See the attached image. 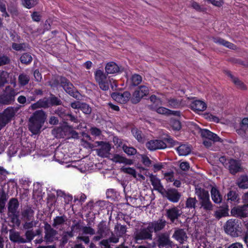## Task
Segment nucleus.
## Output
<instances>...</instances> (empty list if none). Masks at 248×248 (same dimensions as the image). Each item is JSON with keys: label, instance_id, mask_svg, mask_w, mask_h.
<instances>
[{"label": "nucleus", "instance_id": "obj_1", "mask_svg": "<svg viewBox=\"0 0 248 248\" xmlns=\"http://www.w3.org/2000/svg\"><path fill=\"white\" fill-rule=\"evenodd\" d=\"M97 215L108 217L121 216V215L117 214L116 207H113L110 203L103 200H99L94 203L90 202L83 209L82 216L93 217Z\"/></svg>", "mask_w": 248, "mask_h": 248}, {"label": "nucleus", "instance_id": "obj_2", "mask_svg": "<svg viewBox=\"0 0 248 248\" xmlns=\"http://www.w3.org/2000/svg\"><path fill=\"white\" fill-rule=\"evenodd\" d=\"M46 119V115L44 111L39 110L35 111L29 119V130L33 134H39Z\"/></svg>", "mask_w": 248, "mask_h": 248}, {"label": "nucleus", "instance_id": "obj_3", "mask_svg": "<svg viewBox=\"0 0 248 248\" xmlns=\"http://www.w3.org/2000/svg\"><path fill=\"white\" fill-rule=\"evenodd\" d=\"M225 231L227 233L233 237L240 235L243 232L241 220L238 219H229L225 226Z\"/></svg>", "mask_w": 248, "mask_h": 248}, {"label": "nucleus", "instance_id": "obj_4", "mask_svg": "<svg viewBox=\"0 0 248 248\" xmlns=\"http://www.w3.org/2000/svg\"><path fill=\"white\" fill-rule=\"evenodd\" d=\"M150 101L153 103L151 105V108L155 110L158 113L164 115H179L180 112L177 111H171L166 108L159 107L162 104L160 99L157 98L155 95H151L150 97Z\"/></svg>", "mask_w": 248, "mask_h": 248}, {"label": "nucleus", "instance_id": "obj_5", "mask_svg": "<svg viewBox=\"0 0 248 248\" xmlns=\"http://www.w3.org/2000/svg\"><path fill=\"white\" fill-rule=\"evenodd\" d=\"M94 78L101 89L103 91L108 90L111 81L109 77L103 71L100 69L96 70L94 72Z\"/></svg>", "mask_w": 248, "mask_h": 248}, {"label": "nucleus", "instance_id": "obj_6", "mask_svg": "<svg viewBox=\"0 0 248 248\" xmlns=\"http://www.w3.org/2000/svg\"><path fill=\"white\" fill-rule=\"evenodd\" d=\"M219 161L229 170L232 174H235L242 170L241 164L238 160L232 159H226L224 156H222L219 158Z\"/></svg>", "mask_w": 248, "mask_h": 248}, {"label": "nucleus", "instance_id": "obj_7", "mask_svg": "<svg viewBox=\"0 0 248 248\" xmlns=\"http://www.w3.org/2000/svg\"><path fill=\"white\" fill-rule=\"evenodd\" d=\"M17 93L14 89L7 86L5 93L0 95V106L11 104L15 101V97Z\"/></svg>", "mask_w": 248, "mask_h": 248}, {"label": "nucleus", "instance_id": "obj_8", "mask_svg": "<svg viewBox=\"0 0 248 248\" xmlns=\"http://www.w3.org/2000/svg\"><path fill=\"white\" fill-rule=\"evenodd\" d=\"M243 199L246 204L242 206L233 207L231 211L232 216L237 217H246L247 216L246 209L248 207V192L244 195Z\"/></svg>", "mask_w": 248, "mask_h": 248}, {"label": "nucleus", "instance_id": "obj_9", "mask_svg": "<svg viewBox=\"0 0 248 248\" xmlns=\"http://www.w3.org/2000/svg\"><path fill=\"white\" fill-rule=\"evenodd\" d=\"M149 93L148 87L146 86H140L133 93L131 97V101L134 104L139 103L141 98L147 95Z\"/></svg>", "mask_w": 248, "mask_h": 248}, {"label": "nucleus", "instance_id": "obj_10", "mask_svg": "<svg viewBox=\"0 0 248 248\" xmlns=\"http://www.w3.org/2000/svg\"><path fill=\"white\" fill-rule=\"evenodd\" d=\"M95 143L99 146V148L96 149L97 155L102 157H108L111 149L110 145L104 141H96Z\"/></svg>", "mask_w": 248, "mask_h": 248}, {"label": "nucleus", "instance_id": "obj_11", "mask_svg": "<svg viewBox=\"0 0 248 248\" xmlns=\"http://www.w3.org/2000/svg\"><path fill=\"white\" fill-rule=\"evenodd\" d=\"M145 145L150 151L165 149L167 146L166 143L160 140H150L146 143Z\"/></svg>", "mask_w": 248, "mask_h": 248}, {"label": "nucleus", "instance_id": "obj_12", "mask_svg": "<svg viewBox=\"0 0 248 248\" xmlns=\"http://www.w3.org/2000/svg\"><path fill=\"white\" fill-rule=\"evenodd\" d=\"M61 84L63 89L71 96L77 98L78 96V93L75 91L73 85L70 83L65 78H61Z\"/></svg>", "mask_w": 248, "mask_h": 248}, {"label": "nucleus", "instance_id": "obj_13", "mask_svg": "<svg viewBox=\"0 0 248 248\" xmlns=\"http://www.w3.org/2000/svg\"><path fill=\"white\" fill-rule=\"evenodd\" d=\"M130 93L128 92H124L123 93H114L111 94L112 98L121 104H124L131 99Z\"/></svg>", "mask_w": 248, "mask_h": 248}, {"label": "nucleus", "instance_id": "obj_14", "mask_svg": "<svg viewBox=\"0 0 248 248\" xmlns=\"http://www.w3.org/2000/svg\"><path fill=\"white\" fill-rule=\"evenodd\" d=\"M200 132L203 138L207 139L213 142L220 141V138L216 134L211 132L207 129H200Z\"/></svg>", "mask_w": 248, "mask_h": 248}, {"label": "nucleus", "instance_id": "obj_15", "mask_svg": "<svg viewBox=\"0 0 248 248\" xmlns=\"http://www.w3.org/2000/svg\"><path fill=\"white\" fill-rule=\"evenodd\" d=\"M113 141L115 144H118V146H122L124 152L128 155H134L137 153V150L132 147H128L125 145H122L121 140L118 138H114Z\"/></svg>", "mask_w": 248, "mask_h": 248}, {"label": "nucleus", "instance_id": "obj_16", "mask_svg": "<svg viewBox=\"0 0 248 248\" xmlns=\"http://www.w3.org/2000/svg\"><path fill=\"white\" fill-rule=\"evenodd\" d=\"M152 232H153L150 227L148 226L146 229H142L136 235V238L138 240L152 239Z\"/></svg>", "mask_w": 248, "mask_h": 248}, {"label": "nucleus", "instance_id": "obj_17", "mask_svg": "<svg viewBox=\"0 0 248 248\" xmlns=\"http://www.w3.org/2000/svg\"><path fill=\"white\" fill-rule=\"evenodd\" d=\"M190 107L195 111H202L206 108L207 106L204 101L197 100L191 102Z\"/></svg>", "mask_w": 248, "mask_h": 248}, {"label": "nucleus", "instance_id": "obj_18", "mask_svg": "<svg viewBox=\"0 0 248 248\" xmlns=\"http://www.w3.org/2000/svg\"><path fill=\"white\" fill-rule=\"evenodd\" d=\"M45 239L46 242L52 241L56 232L51 228V226L48 223L45 224Z\"/></svg>", "mask_w": 248, "mask_h": 248}, {"label": "nucleus", "instance_id": "obj_19", "mask_svg": "<svg viewBox=\"0 0 248 248\" xmlns=\"http://www.w3.org/2000/svg\"><path fill=\"white\" fill-rule=\"evenodd\" d=\"M166 197L171 202H177L180 197L178 191L174 189H170L166 191Z\"/></svg>", "mask_w": 248, "mask_h": 248}, {"label": "nucleus", "instance_id": "obj_20", "mask_svg": "<svg viewBox=\"0 0 248 248\" xmlns=\"http://www.w3.org/2000/svg\"><path fill=\"white\" fill-rule=\"evenodd\" d=\"M18 206L19 203L17 200L15 198L11 199L8 203V209L9 212L15 216L17 212Z\"/></svg>", "mask_w": 248, "mask_h": 248}, {"label": "nucleus", "instance_id": "obj_21", "mask_svg": "<svg viewBox=\"0 0 248 248\" xmlns=\"http://www.w3.org/2000/svg\"><path fill=\"white\" fill-rule=\"evenodd\" d=\"M166 221L163 219H159L157 222H152L149 224V226L153 232H157L162 230L165 226Z\"/></svg>", "mask_w": 248, "mask_h": 248}, {"label": "nucleus", "instance_id": "obj_22", "mask_svg": "<svg viewBox=\"0 0 248 248\" xmlns=\"http://www.w3.org/2000/svg\"><path fill=\"white\" fill-rule=\"evenodd\" d=\"M50 106V102L49 98H45L40 99L36 103L32 104L31 108L32 109H35L40 108H47Z\"/></svg>", "mask_w": 248, "mask_h": 248}, {"label": "nucleus", "instance_id": "obj_23", "mask_svg": "<svg viewBox=\"0 0 248 248\" xmlns=\"http://www.w3.org/2000/svg\"><path fill=\"white\" fill-rule=\"evenodd\" d=\"M56 194L58 198L60 197L63 198L65 204L69 205L70 206H71L73 200L72 195L69 194H66L61 190H57L56 191Z\"/></svg>", "mask_w": 248, "mask_h": 248}, {"label": "nucleus", "instance_id": "obj_24", "mask_svg": "<svg viewBox=\"0 0 248 248\" xmlns=\"http://www.w3.org/2000/svg\"><path fill=\"white\" fill-rule=\"evenodd\" d=\"M17 108L9 107L1 113V115L5 118L9 122L12 118L14 117L17 111Z\"/></svg>", "mask_w": 248, "mask_h": 248}, {"label": "nucleus", "instance_id": "obj_25", "mask_svg": "<svg viewBox=\"0 0 248 248\" xmlns=\"http://www.w3.org/2000/svg\"><path fill=\"white\" fill-rule=\"evenodd\" d=\"M195 193L201 202L209 199L208 192L198 186L195 188Z\"/></svg>", "mask_w": 248, "mask_h": 248}, {"label": "nucleus", "instance_id": "obj_26", "mask_svg": "<svg viewBox=\"0 0 248 248\" xmlns=\"http://www.w3.org/2000/svg\"><path fill=\"white\" fill-rule=\"evenodd\" d=\"M211 198L214 202L220 203L222 201V196L216 187H212L211 190Z\"/></svg>", "mask_w": 248, "mask_h": 248}, {"label": "nucleus", "instance_id": "obj_27", "mask_svg": "<svg viewBox=\"0 0 248 248\" xmlns=\"http://www.w3.org/2000/svg\"><path fill=\"white\" fill-rule=\"evenodd\" d=\"M109 230L107 227H102L101 224L98 226V230L97 231V235L94 236L93 240L94 241H99L102 238L106 236L108 233Z\"/></svg>", "mask_w": 248, "mask_h": 248}, {"label": "nucleus", "instance_id": "obj_28", "mask_svg": "<svg viewBox=\"0 0 248 248\" xmlns=\"http://www.w3.org/2000/svg\"><path fill=\"white\" fill-rule=\"evenodd\" d=\"M10 240L15 243H26V240L20 236L19 232H10L9 235Z\"/></svg>", "mask_w": 248, "mask_h": 248}, {"label": "nucleus", "instance_id": "obj_29", "mask_svg": "<svg viewBox=\"0 0 248 248\" xmlns=\"http://www.w3.org/2000/svg\"><path fill=\"white\" fill-rule=\"evenodd\" d=\"M106 72L108 74H114L119 71V66L114 62H110L107 64L105 67Z\"/></svg>", "mask_w": 248, "mask_h": 248}, {"label": "nucleus", "instance_id": "obj_30", "mask_svg": "<svg viewBox=\"0 0 248 248\" xmlns=\"http://www.w3.org/2000/svg\"><path fill=\"white\" fill-rule=\"evenodd\" d=\"M177 151L179 155L186 156L190 153L191 149L188 145L182 144L177 148Z\"/></svg>", "mask_w": 248, "mask_h": 248}, {"label": "nucleus", "instance_id": "obj_31", "mask_svg": "<svg viewBox=\"0 0 248 248\" xmlns=\"http://www.w3.org/2000/svg\"><path fill=\"white\" fill-rule=\"evenodd\" d=\"M173 237L181 243H183L187 238L186 232L182 229L176 231L173 234Z\"/></svg>", "mask_w": 248, "mask_h": 248}, {"label": "nucleus", "instance_id": "obj_32", "mask_svg": "<svg viewBox=\"0 0 248 248\" xmlns=\"http://www.w3.org/2000/svg\"><path fill=\"white\" fill-rule=\"evenodd\" d=\"M168 103L169 107L173 108H178L186 104L184 103L180 98H170L168 100Z\"/></svg>", "mask_w": 248, "mask_h": 248}, {"label": "nucleus", "instance_id": "obj_33", "mask_svg": "<svg viewBox=\"0 0 248 248\" xmlns=\"http://www.w3.org/2000/svg\"><path fill=\"white\" fill-rule=\"evenodd\" d=\"M141 81V77L138 74H134L130 78H127V82L132 86H137Z\"/></svg>", "mask_w": 248, "mask_h": 248}, {"label": "nucleus", "instance_id": "obj_34", "mask_svg": "<svg viewBox=\"0 0 248 248\" xmlns=\"http://www.w3.org/2000/svg\"><path fill=\"white\" fill-rule=\"evenodd\" d=\"M170 240L169 237L165 234L160 235L158 239V245L160 248L167 247L170 245Z\"/></svg>", "mask_w": 248, "mask_h": 248}, {"label": "nucleus", "instance_id": "obj_35", "mask_svg": "<svg viewBox=\"0 0 248 248\" xmlns=\"http://www.w3.org/2000/svg\"><path fill=\"white\" fill-rule=\"evenodd\" d=\"M182 212L179 207H173L167 210L168 217H178Z\"/></svg>", "mask_w": 248, "mask_h": 248}, {"label": "nucleus", "instance_id": "obj_36", "mask_svg": "<svg viewBox=\"0 0 248 248\" xmlns=\"http://www.w3.org/2000/svg\"><path fill=\"white\" fill-rule=\"evenodd\" d=\"M241 128L237 130V133L243 137L245 136V131L244 129L246 127H248V118H245L241 121L240 123Z\"/></svg>", "mask_w": 248, "mask_h": 248}, {"label": "nucleus", "instance_id": "obj_37", "mask_svg": "<svg viewBox=\"0 0 248 248\" xmlns=\"http://www.w3.org/2000/svg\"><path fill=\"white\" fill-rule=\"evenodd\" d=\"M213 41H214V42H215V43H217V44H218L219 45H222L225 46L228 48H232V49L234 48V46L232 44L228 41H226L221 38H214Z\"/></svg>", "mask_w": 248, "mask_h": 248}, {"label": "nucleus", "instance_id": "obj_38", "mask_svg": "<svg viewBox=\"0 0 248 248\" xmlns=\"http://www.w3.org/2000/svg\"><path fill=\"white\" fill-rule=\"evenodd\" d=\"M238 186L242 188H248V177L247 176H241L237 182Z\"/></svg>", "mask_w": 248, "mask_h": 248}, {"label": "nucleus", "instance_id": "obj_39", "mask_svg": "<svg viewBox=\"0 0 248 248\" xmlns=\"http://www.w3.org/2000/svg\"><path fill=\"white\" fill-rule=\"evenodd\" d=\"M67 129L66 127H58L53 129L52 131L53 135L55 136L56 138H62L65 134V130Z\"/></svg>", "mask_w": 248, "mask_h": 248}, {"label": "nucleus", "instance_id": "obj_40", "mask_svg": "<svg viewBox=\"0 0 248 248\" xmlns=\"http://www.w3.org/2000/svg\"><path fill=\"white\" fill-rule=\"evenodd\" d=\"M227 206L219 208L216 212L217 217H225L229 215Z\"/></svg>", "mask_w": 248, "mask_h": 248}, {"label": "nucleus", "instance_id": "obj_41", "mask_svg": "<svg viewBox=\"0 0 248 248\" xmlns=\"http://www.w3.org/2000/svg\"><path fill=\"white\" fill-rule=\"evenodd\" d=\"M21 3L25 7L31 9L38 3V0H21Z\"/></svg>", "mask_w": 248, "mask_h": 248}, {"label": "nucleus", "instance_id": "obj_42", "mask_svg": "<svg viewBox=\"0 0 248 248\" xmlns=\"http://www.w3.org/2000/svg\"><path fill=\"white\" fill-rule=\"evenodd\" d=\"M115 231L116 234L119 237H121L126 232V228L125 226L117 224L115 226Z\"/></svg>", "mask_w": 248, "mask_h": 248}, {"label": "nucleus", "instance_id": "obj_43", "mask_svg": "<svg viewBox=\"0 0 248 248\" xmlns=\"http://www.w3.org/2000/svg\"><path fill=\"white\" fill-rule=\"evenodd\" d=\"M29 80L30 77L25 74H21L18 77V81L21 86H25L27 84Z\"/></svg>", "mask_w": 248, "mask_h": 248}, {"label": "nucleus", "instance_id": "obj_44", "mask_svg": "<svg viewBox=\"0 0 248 248\" xmlns=\"http://www.w3.org/2000/svg\"><path fill=\"white\" fill-rule=\"evenodd\" d=\"M121 170L122 171L131 175L134 178H137V172L133 168L123 167L121 168Z\"/></svg>", "mask_w": 248, "mask_h": 248}, {"label": "nucleus", "instance_id": "obj_45", "mask_svg": "<svg viewBox=\"0 0 248 248\" xmlns=\"http://www.w3.org/2000/svg\"><path fill=\"white\" fill-rule=\"evenodd\" d=\"M44 195L45 193H42L41 190L40 189L33 190V198L36 201H40L42 200Z\"/></svg>", "mask_w": 248, "mask_h": 248}, {"label": "nucleus", "instance_id": "obj_46", "mask_svg": "<svg viewBox=\"0 0 248 248\" xmlns=\"http://www.w3.org/2000/svg\"><path fill=\"white\" fill-rule=\"evenodd\" d=\"M9 77L8 73L3 71L0 75V87L3 86L8 82L7 78Z\"/></svg>", "mask_w": 248, "mask_h": 248}, {"label": "nucleus", "instance_id": "obj_47", "mask_svg": "<svg viewBox=\"0 0 248 248\" xmlns=\"http://www.w3.org/2000/svg\"><path fill=\"white\" fill-rule=\"evenodd\" d=\"M32 59L31 56L28 53L23 54L20 58L21 62L25 64L30 63L32 61Z\"/></svg>", "mask_w": 248, "mask_h": 248}, {"label": "nucleus", "instance_id": "obj_48", "mask_svg": "<svg viewBox=\"0 0 248 248\" xmlns=\"http://www.w3.org/2000/svg\"><path fill=\"white\" fill-rule=\"evenodd\" d=\"M40 233V231L39 230H37L36 233L32 231H28L26 232V236L28 241H31L35 236L39 235Z\"/></svg>", "mask_w": 248, "mask_h": 248}, {"label": "nucleus", "instance_id": "obj_49", "mask_svg": "<svg viewBox=\"0 0 248 248\" xmlns=\"http://www.w3.org/2000/svg\"><path fill=\"white\" fill-rule=\"evenodd\" d=\"M117 193L113 189H109L106 192V196L108 199L114 200L117 197Z\"/></svg>", "mask_w": 248, "mask_h": 248}, {"label": "nucleus", "instance_id": "obj_50", "mask_svg": "<svg viewBox=\"0 0 248 248\" xmlns=\"http://www.w3.org/2000/svg\"><path fill=\"white\" fill-rule=\"evenodd\" d=\"M8 11L11 14L13 17L16 16L18 15V11L16 6L11 4L8 7Z\"/></svg>", "mask_w": 248, "mask_h": 248}, {"label": "nucleus", "instance_id": "obj_51", "mask_svg": "<svg viewBox=\"0 0 248 248\" xmlns=\"http://www.w3.org/2000/svg\"><path fill=\"white\" fill-rule=\"evenodd\" d=\"M201 203L203 209L206 210H211L212 209L213 206L209 199L201 202Z\"/></svg>", "mask_w": 248, "mask_h": 248}, {"label": "nucleus", "instance_id": "obj_52", "mask_svg": "<svg viewBox=\"0 0 248 248\" xmlns=\"http://www.w3.org/2000/svg\"><path fill=\"white\" fill-rule=\"evenodd\" d=\"M132 133L135 138L140 142L142 141V137L141 134V131L138 129L134 128L132 129Z\"/></svg>", "mask_w": 248, "mask_h": 248}, {"label": "nucleus", "instance_id": "obj_53", "mask_svg": "<svg viewBox=\"0 0 248 248\" xmlns=\"http://www.w3.org/2000/svg\"><path fill=\"white\" fill-rule=\"evenodd\" d=\"M23 217H31L33 215V211L31 207H26L22 212Z\"/></svg>", "mask_w": 248, "mask_h": 248}, {"label": "nucleus", "instance_id": "obj_54", "mask_svg": "<svg viewBox=\"0 0 248 248\" xmlns=\"http://www.w3.org/2000/svg\"><path fill=\"white\" fill-rule=\"evenodd\" d=\"M124 157L118 154H115L113 155L111 160L115 163H123L124 162Z\"/></svg>", "mask_w": 248, "mask_h": 248}, {"label": "nucleus", "instance_id": "obj_55", "mask_svg": "<svg viewBox=\"0 0 248 248\" xmlns=\"http://www.w3.org/2000/svg\"><path fill=\"white\" fill-rule=\"evenodd\" d=\"M80 110L85 114H89L92 111L91 108L85 103H82L80 107Z\"/></svg>", "mask_w": 248, "mask_h": 248}, {"label": "nucleus", "instance_id": "obj_56", "mask_svg": "<svg viewBox=\"0 0 248 248\" xmlns=\"http://www.w3.org/2000/svg\"><path fill=\"white\" fill-rule=\"evenodd\" d=\"M196 202L195 198H189L187 200L186 206L187 208H194Z\"/></svg>", "mask_w": 248, "mask_h": 248}, {"label": "nucleus", "instance_id": "obj_57", "mask_svg": "<svg viewBox=\"0 0 248 248\" xmlns=\"http://www.w3.org/2000/svg\"><path fill=\"white\" fill-rule=\"evenodd\" d=\"M228 200L235 202L237 201V195L235 192L230 191L227 194Z\"/></svg>", "mask_w": 248, "mask_h": 248}, {"label": "nucleus", "instance_id": "obj_58", "mask_svg": "<svg viewBox=\"0 0 248 248\" xmlns=\"http://www.w3.org/2000/svg\"><path fill=\"white\" fill-rule=\"evenodd\" d=\"M86 199V196L84 194L81 193L79 195L75 197L74 202H79V203H82L85 201Z\"/></svg>", "mask_w": 248, "mask_h": 248}, {"label": "nucleus", "instance_id": "obj_59", "mask_svg": "<svg viewBox=\"0 0 248 248\" xmlns=\"http://www.w3.org/2000/svg\"><path fill=\"white\" fill-rule=\"evenodd\" d=\"M83 233L90 235H93L95 233V230L90 227H84L82 229Z\"/></svg>", "mask_w": 248, "mask_h": 248}, {"label": "nucleus", "instance_id": "obj_60", "mask_svg": "<svg viewBox=\"0 0 248 248\" xmlns=\"http://www.w3.org/2000/svg\"><path fill=\"white\" fill-rule=\"evenodd\" d=\"M140 156L141 157L142 163L144 165L149 167L151 164V161L148 157L143 155H140Z\"/></svg>", "mask_w": 248, "mask_h": 248}, {"label": "nucleus", "instance_id": "obj_61", "mask_svg": "<svg viewBox=\"0 0 248 248\" xmlns=\"http://www.w3.org/2000/svg\"><path fill=\"white\" fill-rule=\"evenodd\" d=\"M26 47V45L25 44H16L13 43L12 45V48L16 50H24Z\"/></svg>", "mask_w": 248, "mask_h": 248}, {"label": "nucleus", "instance_id": "obj_62", "mask_svg": "<svg viewBox=\"0 0 248 248\" xmlns=\"http://www.w3.org/2000/svg\"><path fill=\"white\" fill-rule=\"evenodd\" d=\"M230 76L231 77V78H232L233 82L236 85H237L238 87H239L240 88H244V85L243 83L240 80H239L236 78H234L231 74H230Z\"/></svg>", "mask_w": 248, "mask_h": 248}, {"label": "nucleus", "instance_id": "obj_63", "mask_svg": "<svg viewBox=\"0 0 248 248\" xmlns=\"http://www.w3.org/2000/svg\"><path fill=\"white\" fill-rule=\"evenodd\" d=\"M152 185L156 190L161 191L163 189V186H161L158 180L153 181L152 182Z\"/></svg>", "mask_w": 248, "mask_h": 248}, {"label": "nucleus", "instance_id": "obj_64", "mask_svg": "<svg viewBox=\"0 0 248 248\" xmlns=\"http://www.w3.org/2000/svg\"><path fill=\"white\" fill-rule=\"evenodd\" d=\"M109 241L108 239H104L100 242V246L101 248H111L109 245Z\"/></svg>", "mask_w": 248, "mask_h": 248}]
</instances>
